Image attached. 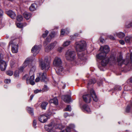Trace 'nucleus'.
<instances>
[{
	"label": "nucleus",
	"mask_w": 132,
	"mask_h": 132,
	"mask_svg": "<svg viewBox=\"0 0 132 132\" xmlns=\"http://www.w3.org/2000/svg\"><path fill=\"white\" fill-rule=\"evenodd\" d=\"M50 68V62L47 57L45 58L44 61L42 62V70L44 72L42 75V82H46L48 80L47 77L46 72Z\"/></svg>",
	"instance_id": "7ed1b4c3"
},
{
	"label": "nucleus",
	"mask_w": 132,
	"mask_h": 132,
	"mask_svg": "<svg viewBox=\"0 0 132 132\" xmlns=\"http://www.w3.org/2000/svg\"><path fill=\"white\" fill-rule=\"evenodd\" d=\"M40 47L39 45L37 46L35 45L32 48L31 51V52L33 53V55L35 56L39 52L40 49Z\"/></svg>",
	"instance_id": "9b49d317"
},
{
	"label": "nucleus",
	"mask_w": 132,
	"mask_h": 132,
	"mask_svg": "<svg viewBox=\"0 0 132 132\" xmlns=\"http://www.w3.org/2000/svg\"><path fill=\"white\" fill-rule=\"evenodd\" d=\"M82 108L84 111L88 113H89L91 112V110L89 106L86 104L83 105Z\"/></svg>",
	"instance_id": "f3484780"
},
{
	"label": "nucleus",
	"mask_w": 132,
	"mask_h": 132,
	"mask_svg": "<svg viewBox=\"0 0 132 132\" xmlns=\"http://www.w3.org/2000/svg\"><path fill=\"white\" fill-rule=\"evenodd\" d=\"M114 90H121V86H118L116 85L115 86L114 88Z\"/></svg>",
	"instance_id": "c85d7f7f"
},
{
	"label": "nucleus",
	"mask_w": 132,
	"mask_h": 132,
	"mask_svg": "<svg viewBox=\"0 0 132 132\" xmlns=\"http://www.w3.org/2000/svg\"><path fill=\"white\" fill-rule=\"evenodd\" d=\"M40 80V78L39 77H38L36 78L35 79V81L36 82H39Z\"/></svg>",
	"instance_id": "09e8293b"
},
{
	"label": "nucleus",
	"mask_w": 132,
	"mask_h": 132,
	"mask_svg": "<svg viewBox=\"0 0 132 132\" xmlns=\"http://www.w3.org/2000/svg\"><path fill=\"white\" fill-rule=\"evenodd\" d=\"M130 59L132 62V52L130 54Z\"/></svg>",
	"instance_id": "e2e57ef3"
},
{
	"label": "nucleus",
	"mask_w": 132,
	"mask_h": 132,
	"mask_svg": "<svg viewBox=\"0 0 132 132\" xmlns=\"http://www.w3.org/2000/svg\"><path fill=\"white\" fill-rule=\"evenodd\" d=\"M6 73L7 75L10 76H11L13 74V72L12 71H7L6 72Z\"/></svg>",
	"instance_id": "c756f323"
},
{
	"label": "nucleus",
	"mask_w": 132,
	"mask_h": 132,
	"mask_svg": "<svg viewBox=\"0 0 132 132\" xmlns=\"http://www.w3.org/2000/svg\"><path fill=\"white\" fill-rule=\"evenodd\" d=\"M11 80L9 79H6L4 80L6 84H9Z\"/></svg>",
	"instance_id": "a19ab883"
},
{
	"label": "nucleus",
	"mask_w": 132,
	"mask_h": 132,
	"mask_svg": "<svg viewBox=\"0 0 132 132\" xmlns=\"http://www.w3.org/2000/svg\"><path fill=\"white\" fill-rule=\"evenodd\" d=\"M59 125H57L55 126V128H59Z\"/></svg>",
	"instance_id": "13d9d810"
},
{
	"label": "nucleus",
	"mask_w": 132,
	"mask_h": 132,
	"mask_svg": "<svg viewBox=\"0 0 132 132\" xmlns=\"http://www.w3.org/2000/svg\"><path fill=\"white\" fill-rule=\"evenodd\" d=\"M14 75L16 77L19 76V73L18 71H16L15 72Z\"/></svg>",
	"instance_id": "c03bdc74"
},
{
	"label": "nucleus",
	"mask_w": 132,
	"mask_h": 132,
	"mask_svg": "<svg viewBox=\"0 0 132 132\" xmlns=\"http://www.w3.org/2000/svg\"><path fill=\"white\" fill-rule=\"evenodd\" d=\"M96 80L94 79L90 80L87 85V88L88 90L89 91H94V89L93 88V84L96 82Z\"/></svg>",
	"instance_id": "1a4fd4ad"
},
{
	"label": "nucleus",
	"mask_w": 132,
	"mask_h": 132,
	"mask_svg": "<svg viewBox=\"0 0 132 132\" xmlns=\"http://www.w3.org/2000/svg\"><path fill=\"white\" fill-rule=\"evenodd\" d=\"M64 132H70L71 131V128L69 127H67L65 129L63 130Z\"/></svg>",
	"instance_id": "2f4dec72"
},
{
	"label": "nucleus",
	"mask_w": 132,
	"mask_h": 132,
	"mask_svg": "<svg viewBox=\"0 0 132 132\" xmlns=\"http://www.w3.org/2000/svg\"><path fill=\"white\" fill-rule=\"evenodd\" d=\"M16 26L17 27L21 28H22V23H16Z\"/></svg>",
	"instance_id": "f704fd0d"
},
{
	"label": "nucleus",
	"mask_w": 132,
	"mask_h": 132,
	"mask_svg": "<svg viewBox=\"0 0 132 132\" xmlns=\"http://www.w3.org/2000/svg\"><path fill=\"white\" fill-rule=\"evenodd\" d=\"M71 111V108L70 105H68L65 109V111Z\"/></svg>",
	"instance_id": "cd10ccee"
},
{
	"label": "nucleus",
	"mask_w": 132,
	"mask_h": 132,
	"mask_svg": "<svg viewBox=\"0 0 132 132\" xmlns=\"http://www.w3.org/2000/svg\"><path fill=\"white\" fill-rule=\"evenodd\" d=\"M109 48L107 45L101 46L100 51L101 52L96 55L97 58L102 60L101 63L103 66H105L109 61V58L106 56V54L109 51Z\"/></svg>",
	"instance_id": "f257e3e1"
},
{
	"label": "nucleus",
	"mask_w": 132,
	"mask_h": 132,
	"mask_svg": "<svg viewBox=\"0 0 132 132\" xmlns=\"http://www.w3.org/2000/svg\"><path fill=\"white\" fill-rule=\"evenodd\" d=\"M97 84L99 85V86H100L102 85V82H101L99 83H97Z\"/></svg>",
	"instance_id": "052dcab7"
},
{
	"label": "nucleus",
	"mask_w": 132,
	"mask_h": 132,
	"mask_svg": "<svg viewBox=\"0 0 132 132\" xmlns=\"http://www.w3.org/2000/svg\"><path fill=\"white\" fill-rule=\"evenodd\" d=\"M44 116H43L42 115V117L43 119H44L43 121V122L45 123L46 122L47 120H48V117L47 116H45L46 117V118H45L44 117Z\"/></svg>",
	"instance_id": "473e14b6"
},
{
	"label": "nucleus",
	"mask_w": 132,
	"mask_h": 132,
	"mask_svg": "<svg viewBox=\"0 0 132 132\" xmlns=\"http://www.w3.org/2000/svg\"><path fill=\"white\" fill-rule=\"evenodd\" d=\"M114 36H118L120 38H122L125 36V34L122 32H120L118 34L116 33L114 34Z\"/></svg>",
	"instance_id": "412c9836"
},
{
	"label": "nucleus",
	"mask_w": 132,
	"mask_h": 132,
	"mask_svg": "<svg viewBox=\"0 0 132 132\" xmlns=\"http://www.w3.org/2000/svg\"><path fill=\"white\" fill-rule=\"evenodd\" d=\"M132 26V21L130 22L129 23L126 25V27L127 28H129Z\"/></svg>",
	"instance_id": "58836bf2"
},
{
	"label": "nucleus",
	"mask_w": 132,
	"mask_h": 132,
	"mask_svg": "<svg viewBox=\"0 0 132 132\" xmlns=\"http://www.w3.org/2000/svg\"><path fill=\"white\" fill-rule=\"evenodd\" d=\"M82 98L83 101L87 103L90 102L92 98L94 101L95 102H97L98 100L95 91H87L82 95Z\"/></svg>",
	"instance_id": "f03ea898"
},
{
	"label": "nucleus",
	"mask_w": 132,
	"mask_h": 132,
	"mask_svg": "<svg viewBox=\"0 0 132 132\" xmlns=\"http://www.w3.org/2000/svg\"><path fill=\"white\" fill-rule=\"evenodd\" d=\"M3 26V25H2L1 24V22L0 21V27L2 28Z\"/></svg>",
	"instance_id": "bf43d9fd"
},
{
	"label": "nucleus",
	"mask_w": 132,
	"mask_h": 132,
	"mask_svg": "<svg viewBox=\"0 0 132 132\" xmlns=\"http://www.w3.org/2000/svg\"><path fill=\"white\" fill-rule=\"evenodd\" d=\"M50 101L51 103H53L56 105H57L58 104V100L56 97L51 100Z\"/></svg>",
	"instance_id": "4be33fe9"
},
{
	"label": "nucleus",
	"mask_w": 132,
	"mask_h": 132,
	"mask_svg": "<svg viewBox=\"0 0 132 132\" xmlns=\"http://www.w3.org/2000/svg\"><path fill=\"white\" fill-rule=\"evenodd\" d=\"M48 33V31L47 30H46L45 31V33H44L43 35V37H46Z\"/></svg>",
	"instance_id": "4c0bfd02"
},
{
	"label": "nucleus",
	"mask_w": 132,
	"mask_h": 132,
	"mask_svg": "<svg viewBox=\"0 0 132 132\" xmlns=\"http://www.w3.org/2000/svg\"><path fill=\"white\" fill-rule=\"evenodd\" d=\"M22 65L25 68L28 67L29 68H31V69L32 66H35L32 65L31 59L29 57L26 59Z\"/></svg>",
	"instance_id": "6e6552de"
},
{
	"label": "nucleus",
	"mask_w": 132,
	"mask_h": 132,
	"mask_svg": "<svg viewBox=\"0 0 132 132\" xmlns=\"http://www.w3.org/2000/svg\"><path fill=\"white\" fill-rule=\"evenodd\" d=\"M37 7V5L35 3L33 4L29 7V10L30 11H33L36 10Z\"/></svg>",
	"instance_id": "aec40b11"
},
{
	"label": "nucleus",
	"mask_w": 132,
	"mask_h": 132,
	"mask_svg": "<svg viewBox=\"0 0 132 132\" xmlns=\"http://www.w3.org/2000/svg\"><path fill=\"white\" fill-rule=\"evenodd\" d=\"M27 110L28 112L31 115H34L33 109L29 107L27 108Z\"/></svg>",
	"instance_id": "5701e85b"
},
{
	"label": "nucleus",
	"mask_w": 132,
	"mask_h": 132,
	"mask_svg": "<svg viewBox=\"0 0 132 132\" xmlns=\"http://www.w3.org/2000/svg\"><path fill=\"white\" fill-rule=\"evenodd\" d=\"M130 38L131 40V42H132V36H130Z\"/></svg>",
	"instance_id": "774afa93"
},
{
	"label": "nucleus",
	"mask_w": 132,
	"mask_h": 132,
	"mask_svg": "<svg viewBox=\"0 0 132 132\" xmlns=\"http://www.w3.org/2000/svg\"><path fill=\"white\" fill-rule=\"evenodd\" d=\"M41 103L40 101H39L38 103L36 105H35V106L37 107L38 106L41 108Z\"/></svg>",
	"instance_id": "c9c22d12"
},
{
	"label": "nucleus",
	"mask_w": 132,
	"mask_h": 132,
	"mask_svg": "<svg viewBox=\"0 0 132 132\" xmlns=\"http://www.w3.org/2000/svg\"><path fill=\"white\" fill-rule=\"evenodd\" d=\"M23 17L21 15H18L17 16L16 19L18 21H21L23 20Z\"/></svg>",
	"instance_id": "a878e982"
},
{
	"label": "nucleus",
	"mask_w": 132,
	"mask_h": 132,
	"mask_svg": "<svg viewBox=\"0 0 132 132\" xmlns=\"http://www.w3.org/2000/svg\"><path fill=\"white\" fill-rule=\"evenodd\" d=\"M119 42L122 45H123L125 44L123 40H119Z\"/></svg>",
	"instance_id": "603ef678"
},
{
	"label": "nucleus",
	"mask_w": 132,
	"mask_h": 132,
	"mask_svg": "<svg viewBox=\"0 0 132 132\" xmlns=\"http://www.w3.org/2000/svg\"><path fill=\"white\" fill-rule=\"evenodd\" d=\"M52 38L49 35L47 38L46 40L47 42H49L51 41Z\"/></svg>",
	"instance_id": "ea45409f"
},
{
	"label": "nucleus",
	"mask_w": 132,
	"mask_h": 132,
	"mask_svg": "<svg viewBox=\"0 0 132 132\" xmlns=\"http://www.w3.org/2000/svg\"><path fill=\"white\" fill-rule=\"evenodd\" d=\"M7 66L6 63L5 61L2 60L0 62V68L1 70L4 71L5 70Z\"/></svg>",
	"instance_id": "4468645a"
},
{
	"label": "nucleus",
	"mask_w": 132,
	"mask_h": 132,
	"mask_svg": "<svg viewBox=\"0 0 132 132\" xmlns=\"http://www.w3.org/2000/svg\"><path fill=\"white\" fill-rule=\"evenodd\" d=\"M6 14L12 19H14L15 18L16 14L12 10H9L6 11Z\"/></svg>",
	"instance_id": "2eb2a0df"
},
{
	"label": "nucleus",
	"mask_w": 132,
	"mask_h": 132,
	"mask_svg": "<svg viewBox=\"0 0 132 132\" xmlns=\"http://www.w3.org/2000/svg\"><path fill=\"white\" fill-rule=\"evenodd\" d=\"M104 41V39H100V41L101 42L103 43Z\"/></svg>",
	"instance_id": "680f3d73"
},
{
	"label": "nucleus",
	"mask_w": 132,
	"mask_h": 132,
	"mask_svg": "<svg viewBox=\"0 0 132 132\" xmlns=\"http://www.w3.org/2000/svg\"><path fill=\"white\" fill-rule=\"evenodd\" d=\"M65 33V32L64 31V30L62 29L61 32V35H63Z\"/></svg>",
	"instance_id": "de8ad7c7"
},
{
	"label": "nucleus",
	"mask_w": 132,
	"mask_h": 132,
	"mask_svg": "<svg viewBox=\"0 0 132 132\" xmlns=\"http://www.w3.org/2000/svg\"><path fill=\"white\" fill-rule=\"evenodd\" d=\"M34 96L33 94H32L30 97V100L31 101Z\"/></svg>",
	"instance_id": "6e6d98bb"
},
{
	"label": "nucleus",
	"mask_w": 132,
	"mask_h": 132,
	"mask_svg": "<svg viewBox=\"0 0 132 132\" xmlns=\"http://www.w3.org/2000/svg\"><path fill=\"white\" fill-rule=\"evenodd\" d=\"M108 37L111 40H113L115 39V38L113 36H112L111 35H109Z\"/></svg>",
	"instance_id": "37998d69"
},
{
	"label": "nucleus",
	"mask_w": 132,
	"mask_h": 132,
	"mask_svg": "<svg viewBox=\"0 0 132 132\" xmlns=\"http://www.w3.org/2000/svg\"><path fill=\"white\" fill-rule=\"evenodd\" d=\"M4 87L5 88H7V85H4Z\"/></svg>",
	"instance_id": "338daca9"
},
{
	"label": "nucleus",
	"mask_w": 132,
	"mask_h": 132,
	"mask_svg": "<svg viewBox=\"0 0 132 132\" xmlns=\"http://www.w3.org/2000/svg\"><path fill=\"white\" fill-rule=\"evenodd\" d=\"M24 18L27 20L29 19L31 17V14L30 13L27 12H25L23 13Z\"/></svg>",
	"instance_id": "6ab92c4d"
},
{
	"label": "nucleus",
	"mask_w": 132,
	"mask_h": 132,
	"mask_svg": "<svg viewBox=\"0 0 132 132\" xmlns=\"http://www.w3.org/2000/svg\"><path fill=\"white\" fill-rule=\"evenodd\" d=\"M48 102H44L42 103V109L45 110L46 107L48 104Z\"/></svg>",
	"instance_id": "b1692460"
},
{
	"label": "nucleus",
	"mask_w": 132,
	"mask_h": 132,
	"mask_svg": "<svg viewBox=\"0 0 132 132\" xmlns=\"http://www.w3.org/2000/svg\"><path fill=\"white\" fill-rule=\"evenodd\" d=\"M57 43V42L56 41L54 42L51 43L45 48V51L46 52H48L51 50L55 46Z\"/></svg>",
	"instance_id": "f8f14e48"
},
{
	"label": "nucleus",
	"mask_w": 132,
	"mask_h": 132,
	"mask_svg": "<svg viewBox=\"0 0 132 132\" xmlns=\"http://www.w3.org/2000/svg\"><path fill=\"white\" fill-rule=\"evenodd\" d=\"M126 61V60H123L122 59V56L121 55L120 56L119 58L118 57L117 58V61L118 63V64L120 65L123 64V63H124L125 64H127V63H125Z\"/></svg>",
	"instance_id": "dca6fc26"
},
{
	"label": "nucleus",
	"mask_w": 132,
	"mask_h": 132,
	"mask_svg": "<svg viewBox=\"0 0 132 132\" xmlns=\"http://www.w3.org/2000/svg\"><path fill=\"white\" fill-rule=\"evenodd\" d=\"M125 41L127 43H130L131 42L130 36L126 37L125 38Z\"/></svg>",
	"instance_id": "bb28decb"
},
{
	"label": "nucleus",
	"mask_w": 132,
	"mask_h": 132,
	"mask_svg": "<svg viewBox=\"0 0 132 132\" xmlns=\"http://www.w3.org/2000/svg\"><path fill=\"white\" fill-rule=\"evenodd\" d=\"M76 53L74 51L68 50L66 52L65 57L66 59L71 61L74 60L75 59Z\"/></svg>",
	"instance_id": "0eeeda50"
},
{
	"label": "nucleus",
	"mask_w": 132,
	"mask_h": 132,
	"mask_svg": "<svg viewBox=\"0 0 132 132\" xmlns=\"http://www.w3.org/2000/svg\"><path fill=\"white\" fill-rule=\"evenodd\" d=\"M27 25V24L26 22H24L23 23H22V28L23 27L26 26Z\"/></svg>",
	"instance_id": "5fc2aeb1"
},
{
	"label": "nucleus",
	"mask_w": 132,
	"mask_h": 132,
	"mask_svg": "<svg viewBox=\"0 0 132 132\" xmlns=\"http://www.w3.org/2000/svg\"><path fill=\"white\" fill-rule=\"evenodd\" d=\"M25 67H24L22 65V66L20 67L19 69V72H22L23 70L25 68Z\"/></svg>",
	"instance_id": "e433bc0d"
},
{
	"label": "nucleus",
	"mask_w": 132,
	"mask_h": 132,
	"mask_svg": "<svg viewBox=\"0 0 132 132\" xmlns=\"http://www.w3.org/2000/svg\"><path fill=\"white\" fill-rule=\"evenodd\" d=\"M43 90H49V88H48V87H47V86L46 85H45L44 86V88L43 89Z\"/></svg>",
	"instance_id": "a18cd8bd"
},
{
	"label": "nucleus",
	"mask_w": 132,
	"mask_h": 132,
	"mask_svg": "<svg viewBox=\"0 0 132 132\" xmlns=\"http://www.w3.org/2000/svg\"><path fill=\"white\" fill-rule=\"evenodd\" d=\"M76 49L77 52H81L84 50L86 45L85 42L82 40L76 43Z\"/></svg>",
	"instance_id": "39448f33"
},
{
	"label": "nucleus",
	"mask_w": 132,
	"mask_h": 132,
	"mask_svg": "<svg viewBox=\"0 0 132 132\" xmlns=\"http://www.w3.org/2000/svg\"><path fill=\"white\" fill-rule=\"evenodd\" d=\"M41 116H39L38 118V120H39L40 122H41Z\"/></svg>",
	"instance_id": "4d7b16f0"
},
{
	"label": "nucleus",
	"mask_w": 132,
	"mask_h": 132,
	"mask_svg": "<svg viewBox=\"0 0 132 132\" xmlns=\"http://www.w3.org/2000/svg\"><path fill=\"white\" fill-rule=\"evenodd\" d=\"M3 11L0 9V16H1L3 15Z\"/></svg>",
	"instance_id": "3c124183"
},
{
	"label": "nucleus",
	"mask_w": 132,
	"mask_h": 132,
	"mask_svg": "<svg viewBox=\"0 0 132 132\" xmlns=\"http://www.w3.org/2000/svg\"><path fill=\"white\" fill-rule=\"evenodd\" d=\"M41 62L40 61H39V63H40V64H39V65L40 66H41Z\"/></svg>",
	"instance_id": "0e129e2a"
},
{
	"label": "nucleus",
	"mask_w": 132,
	"mask_h": 132,
	"mask_svg": "<svg viewBox=\"0 0 132 132\" xmlns=\"http://www.w3.org/2000/svg\"><path fill=\"white\" fill-rule=\"evenodd\" d=\"M62 61L61 59L58 57H56L53 62V64L55 66H60L62 64Z\"/></svg>",
	"instance_id": "9d476101"
},
{
	"label": "nucleus",
	"mask_w": 132,
	"mask_h": 132,
	"mask_svg": "<svg viewBox=\"0 0 132 132\" xmlns=\"http://www.w3.org/2000/svg\"><path fill=\"white\" fill-rule=\"evenodd\" d=\"M63 49V48L62 47H59L57 49V51L59 52H61L62 51Z\"/></svg>",
	"instance_id": "49530a36"
},
{
	"label": "nucleus",
	"mask_w": 132,
	"mask_h": 132,
	"mask_svg": "<svg viewBox=\"0 0 132 132\" xmlns=\"http://www.w3.org/2000/svg\"><path fill=\"white\" fill-rule=\"evenodd\" d=\"M36 120H34L33 121V126L35 128H36Z\"/></svg>",
	"instance_id": "79ce46f5"
},
{
	"label": "nucleus",
	"mask_w": 132,
	"mask_h": 132,
	"mask_svg": "<svg viewBox=\"0 0 132 132\" xmlns=\"http://www.w3.org/2000/svg\"><path fill=\"white\" fill-rule=\"evenodd\" d=\"M40 91H34V93L36 94L38 93Z\"/></svg>",
	"instance_id": "69168bd1"
},
{
	"label": "nucleus",
	"mask_w": 132,
	"mask_h": 132,
	"mask_svg": "<svg viewBox=\"0 0 132 132\" xmlns=\"http://www.w3.org/2000/svg\"><path fill=\"white\" fill-rule=\"evenodd\" d=\"M36 69L35 66L32 67L31 69L30 70L29 75L30 77L27 78L26 80L27 83L28 84H30L32 85H34L35 84V82L34 81L35 77L34 72ZM28 76L27 75H25L23 77V79H24L25 77H27Z\"/></svg>",
	"instance_id": "20e7f679"
},
{
	"label": "nucleus",
	"mask_w": 132,
	"mask_h": 132,
	"mask_svg": "<svg viewBox=\"0 0 132 132\" xmlns=\"http://www.w3.org/2000/svg\"><path fill=\"white\" fill-rule=\"evenodd\" d=\"M56 67H57V70H56L57 73L59 75H61V73L63 70V67L62 66V65H61L60 66Z\"/></svg>",
	"instance_id": "a211bd4d"
},
{
	"label": "nucleus",
	"mask_w": 132,
	"mask_h": 132,
	"mask_svg": "<svg viewBox=\"0 0 132 132\" xmlns=\"http://www.w3.org/2000/svg\"><path fill=\"white\" fill-rule=\"evenodd\" d=\"M69 116L67 113H65L64 114V118H66Z\"/></svg>",
	"instance_id": "8fccbe9b"
},
{
	"label": "nucleus",
	"mask_w": 132,
	"mask_h": 132,
	"mask_svg": "<svg viewBox=\"0 0 132 132\" xmlns=\"http://www.w3.org/2000/svg\"><path fill=\"white\" fill-rule=\"evenodd\" d=\"M52 126V125L51 124H49L48 125H45V129L47 130H48L49 129H51V128H49Z\"/></svg>",
	"instance_id": "7c9ffc66"
},
{
	"label": "nucleus",
	"mask_w": 132,
	"mask_h": 132,
	"mask_svg": "<svg viewBox=\"0 0 132 132\" xmlns=\"http://www.w3.org/2000/svg\"><path fill=\"white\" fill-rule=\"evenodd\" d=\"M62 98L63 101L67 103H69L71 100V96L69 95H63Z\"/></svg>",
	"instance_id": "ddd939ff"
},
{
	"label": "nucleus",
	"mask_w": 132,
	"mask_h": 132,
	"mask_svg": "<svg viewBox=\"0 0 132 132\" xmlns=\"http://www.w3.org/2000/svg\"><path fill=\"white\" fill-rule=\"evenodd\" d=\"M11 38L12 39L9 42V45L10 46L11 45L12 51L13 53H17L18 51V43H15L16 39L13 40L12 38Z\"/></svg>",
	"instance_id": "423d86ee"
},
{
	"label": "nucleus",
	"mask_w": 132,
	"mask_h": 132,
	"mask_svg": "<svg viewBox=\"0 0 132 132\" xmlns=\"http://www.w3.org/2000/svg\"><path fill=\"white\" fill-rule=\"evenodd\" d=\"M71 43V42L69 41H68L65 42L63 44V47H66L69 45Z\"/></svg>",
	"instance_id": "393cba45"
},
{
	"label": "nucleus",
	"mask_w": 132,
	"mask_h": 132,
	"mask_svg": "<svg viewBox=\"0 0 132 132\" xmlns=\"http://www.w3.org/2000/svg\"><path fill=\"white\" fill-rule=\"evenodd\" d=\"M55 35V32L54 31H53L50 34L49 36L50 37H51L52 38H53L54 37Z\"/></svg>",
	"instance_id": "72a5a7b5"
},
{
	"label": "nucleus",
	"mask_w": 132,
	"mask_h": 132,
	"mask_svg": "<svg viewBox=\"0 0 132 132\" xmlns=\"http://www.w3.org/2000/svg\"><path fill=\"white\" fill-rule=\"evenodd\" d=\"M61 85V86H62L63 88H64L65 87V84L62 82V83Z\"/></svg>",
	"instance_id": "864d4df0"
}]
</instances>
